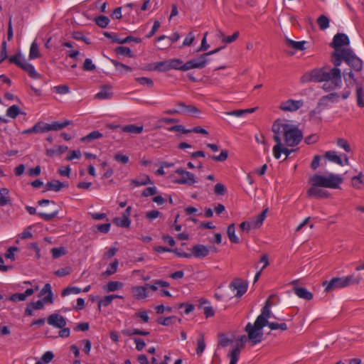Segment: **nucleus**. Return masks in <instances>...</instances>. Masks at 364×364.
<instances>
[{
	"label": "nucleus",
	"mask_w": 364,
	"mask_h": 364,
	"mask_svg": "<svg viewBox=\"0 0 364 364\" xmlns=\"http://www.w3.org/2000/svg\"><path fill=\"white\" fill-rule=\"evenodd\" d=\"M226 192V188L223 183H218L214 187V193L218 196H223Z\"/></svg>",
	"instance_id": "62"
},
{
	"label": "nucleus",
	"mask_w": 364,
	"mask_h": 364,
	"mask_svg": "<svg viewBox=\"0 0 364 364\" xmlns=\"http://www.w3.org/2000/svg\"><path fill=\"white\" fill-rule=\"evenodd\" d=\"M344 61L355 71H360L363 68L362 60L355 55L351 49H345L342 53H332L331 61L336 67H339Z\"/></svg>",
	"instance_id": "3"
},
{
	"label": "nucleus",
	"mask_w": 364,
	"mask_h": 364,
	"mask_svg": "<svg viewBox=\"0 0 364 364\" xmlns=\"http://www.w3.org/2000/svg\"><path fill=\"white\" fill-rule=\"evenodd\" d=\"M357 104L360 107H364V91L360 85L356 86Z\"/></svg>",
	"instance_id": "37"
},
{
	"label": "nucleus",
	"mask_w": 364,
	"mask_h": 364,
	"mask_svg": "<svg viewBox=\"0 0 364 364\" xmlns=\"http://www.w3.org/2000/svg\"><path fill=\"white\" fill-rule=\"evenodd\" d=\"M228 151L222 150L218 156H210V158L215 161H224L228 159Z\"/></svg>",
	"instance_id": "56"
},
{
	"label": "nucleus",
	"mask_w": 364,
	"mask_h": 364,
	"mask_svg": "<svg viewBox=\"0 0 364 364\" xmlns=\"http://www.w3.org/2000/svg\"><path fill=\"white\" fill-rule=\"evenodd\" d=\"M267 210H268L267 208L265 209L264 210H263L261 213H259L256 217V218L254 220H252V222H251L254 228H259L262 225V224L263 223V221L264 220V219L266 218V214H267Z\"/></svg>",
	"instance_id": "36"
},
{
	"label": "nucleus",
	"mask_w": 364,
	"mask_h": 364,
	"mask_svg": "<svg viewBox=\"0 0 364 364\" xmlns=\"http://www.w3.org/2000/svg\"><path fill=\"white\" fill-rule=\"evenodd\" d=\"M155 69L161 71L165 72L170 70L169 62L168 60L161 61L156 63L155 66Z\"/></svg>",
	"instance_id": "54"
},
{
	"label": "nucleus",
	"mask_w": 364,
	"mask_h": 364,
	"mask_svg": "<svg viewBox=\"0 0 364 364\" xmlns=\"http://www.w3.org/2000/svg\"><path fill=\"white\" fill-rule=\"evenodd\" d=\"M360 278L355 277L353 275H348L342 277H333L329 281L322 282L326 292L335 291L350 285L357 284L360 282Z\"/></svg>",
	"instance_id": "4"
},
{
	"label": "nucleus",
	"mask_w": 364,
	"mask_h": 364,
	"mask_svg": "<svg viewBox=\"0 0 364 364\" xmlns=\"http://www.w3.org/2000/svg\"><path fill=\"white\" fill-rule=\"evenodd\" d=\"M177 105L180 107L181 114L197 115L200 113V110L193 105H186L183 102H178Z\"/></svg>",
	"instance_id": "21"
},
{
	"label": "nucleus",
	"mask_w": 364,
	"mask_h": 364,
	"mask_svg": "<svg viewBox=\"0 0 364 364\" xmlns=\"http://www.w3.org/2000/svg\"><path fill=\"white\" fill-rule=\"evenodd\" d=\"M227 234L230 239V240L235 244H238L240 242V239L238 237L235 235V224L232 223L228 225V230H227Z\"/></svg>",
	"instance_id": "32"
},
{
	"label": "nucleus",
	"mask_w": 364,
	"mask_h": 364,
	"mask_svg": "<svg viewBox=\"0 0 364 364\" xmlns=\"http://www.w3.org/2000/svg\"><path fill=\"white\" fill-rule=\"evenodd\" d=\"M220 36L223 38L222 40L225 43H231L234 42L239 36V32L235 31L232 36L225 37L224 34L220 32Z\"/></svg>",
	"instance_id": "55"
},
{
	"label": "nucleus",
	"mask_w": 364,
	"mask_h": 364,
	"mask_svg": "<svg viewBox=\"0 0 364 364\" xmlns=\"http://www.w3.org/2000/svg\"><path fill=\"white\" fill-rule=\"evenodd\" d=\"M317 23L321 30H325L329 26V19L324 15L318 18Z\"/></svg>",
	"instance_id": "44"
},
{
	"label": "nucleus",
	"mask_w": 364,
	"mask_h": 364,
	"mask_svg": "<svg viewBox=\"0 0 364 364\" xmlns=\"http://www.w3.org/2000/svg\"><path fill=\"white\" fill-rule=\"evenodd\" d=\"M114 224L121 228H129L131 225V220L126 217H117L113 220Z\"/></svg>",
	"instance_id": "35"
},
{
	"label": "nucleus",
	"mask_w": 364,
	"mask_h": 364,
	"mask_svg": "<svg viewBox=\"0 0 364 364\" xmlns=\"http://www.w3.org/2000/svg\"><path fill=\"white\" fill-rule=\"evenodd\" d=\"M9 62L10 63H14L18 67L21 68L22 70L26 71L33 79L41 78V75L36 70L34 66L32 64L27 62L26 58L21 53L10 56L9 58Z\"/></svg>",
	"instance_id": "6"
},
{
	"label": "nucleus",
	"mask_w": 364,
	"mask_h": 364,
	"mask_svg": "<svg viewBox=\"0 0 364 364\" xmlns=\"http://www.w3.org/2000/svg\"><path fill=\"white\" fill-rule=\"evenodd\" d=\"M68 186V183L67 182L62 183L58 180H52L46 184V187L48 190L55 192L60 191L63 188H66Z\"/></svg>",
	"instance_id": "23"
},
{
	"label": "nucleus",
	"mask_w": 364,
	"mask_h": 364,
	"mask_svg": "<svg viewBox=\"0 0 364 364\" xmlns=\"http://www.w3.org/2000/svg\"><path fill=\"white\" fill-rule=\"evenodd\" d=\"M232 341L227 337L224 333H220L218 335V344L222 347H227L230 344Z\"/></svg>",
	"instance_id": "49"
},
{
	"label": "nucleus",
	"mask_w": 364,
	"mask_h": 364,
	"mask_svg": "<svg viewBox=\"0 0 364 364\" xmlns=\"http://www.w3.org/2000/svg\"><path fill=\"white\" fill-rule=\"evenodd\" d=\"M304 105V100H295L292 99L287 100L282 102L279 105V109L284 112H295L302 107Z\"/></svg>",
	"instance_id": "11"
},
{
	"label": "nucleus",
	"mask_w": 364,
	"mask_h": 364,
	"mask_svg": "<svg viewBox=\"0 0 364 364\" xmlns=\"http://www.w3.org/2000/svg\"><path fill=\"white\" fill-rule=\"evenodd\" d=\"M273 139L276 144L273 147V155L275 159H279L282 154H285V159L291 154V150H289L283 146L282 139L277 136H273Z\"/></svg>",
	"instance_id": "13"
},
{
	"label": "nucleus",
	"mask_w": 364,
	"mask_h": 364,
	"mask_svg": "<svg viewBox=\"0 0 364 364\" xmlns=\"http://www.w3.org/2000/svg\"><path fill=\"white\" fill-rule=\"evenodd\" d=\"M136 81L138 82L140 85H147L149 87H152L154 85V82L151 78L146 77H139L135 78Z\"/></svg>",
	"instance_id": "59"
},
{
	"label": "nucleus",
	"mask_w": 364,
	"mask_h": 364,
	"mask_svg": "<svg viewBox=\"0 0 364 364\" xmlns=\"http://www.w3.org/2000/svg\"><path fill=\"white\" fill-rule=\"evenodd\" d=\"M310 183L314 186L328 188H337L343 183V178L334 173L328 176L315 174L310 178Z\"/></svg>",
	"instance_id": "5"
},
{
	"label": "nucleus",
	"mask_w": 364,
	"mask_h": 364,
	"mask_svg": "<svg viewBox=\"0 0 364 364\" xmlns=\"http://www.w3.org/2000/svg\"><path fill=\"white\" fill-rule=\"evenodd\" d=\"M112 63L115 67L116 70L121 73L123 72H131L132 71V68L125 64H123L122 63H119L117 60H112Z\"/></svg>",
	"instance_id": "41"
},
{
	"label": "nucleus",
	"mask_w": 364,
	"mask_h": 364,
	"mask_svg": "<svg viewBox=\"0 0 364 364\" xmlns=\"http://www.w3.org/2000/svg\"><path fill=\"white\" fill-rule=\"evenodd\" d=\"M208 62V59L205 58L203 54L196 58L188 60L182 65V71H186L191 69H202L205 68Z\"/></svg>",
	"instance_id": "9"
},
{
	"label": "nucleus",
	"mask_w": 364,
	"mask_h": 364,
	"mask_svg": "<svg viewBox=\"0 0 364 364\" xmlns=\"http://www.w3.org/2000/svg\"><path fill=\"white\" fill-rule=\"evenodd\" d=\"M54 358V354L51 351H46L41 356V360L45 363H50Z\"/></svg>",
	"instance_id": "64"
},
{
	"label": "nucleus",
	"mask_w": 364,
	"mask_h": 364,
	"mask_svg": "<svg viewBox=\"0 0 364 364\" xmlns=\"http://www.w3.org/2000/svg\"><path fill=\"white\" fill-rule=\"evenodd\" d=\"M11 203L9 191L8 188H0V205L4 206Z\"/></svg>",
	"instance_id": "30"
},
{
	"label": "nucleus",
	"mask_w": 364,
	"mask_h": 364,
	"mask_svg": "<svg viewBox=\"0 0 364 364\" xmlns=\"http://www.w3.org/2000/svg\"><path fill=\"white\" fill-rule=\"evenodd\" d=\"M176 184H183L191 186L196 183V177L193 173L188 171L185 175H182L181 178H177L173 181Z\"/></svg>",
	"instance_id": "19"
},
{
	"label": "nucleus",
	"mask_w": 364,
	"mask_h": 364,
	"mask_svg": "<svg viewBox=\"0 0 364 364\" xmlns=\"http://www.w3.org/2000/svg\"><path fill=\"white\" fill-rule=\"evenodd\" d=\"M131 183L134 184V186L137 187V186L151 184L152 181H151V179L148 175L144 174V175L140 176L137 178L132 179L131 181Z\"/></svg>",
	"instance_id": "27"
},
{
	"label": "nucleus",
	"mask_w": 364,
	"mask_h": 364,
	"mask_svg": "<svg viewBox=\"0 0 364 364\" xmlns=\"http://www.w3.org/2000/svg\"><path fill=\"white\" fill-rule=\"evenodd\" d=\"M46 294V296L43 297V301L45 302H48V303H50V304H53V292H52V289H51V286L50 284H46L45 286L43 287V289H41V292H40V294H39V296H42L43 295H45Z\"/></svg>",
	"instance_id": "25"
},
{
	"label": "nucleus",
	"mask_w": 364,
	"mask_h": 364,
	"mask_svg": "<svg viewBox=\"0 0 364 364\" xmlns=\"http://www.w3.org/2000/svg\"><path fill=\"white\" fill-rule=\"evenodd\" d=\"M175 320H176V316H168V317H166V318L159 317L157 318L156 321L159 324H161L163 326H169Z\"/></svg>",
	"instance_id": "52"
},
{
	"label": "nucleus",
	"mask_w": 364,
	"mask_h": 364,
	"mask_svg": "<svg viewBox=\"0 0 364 364\" xmlns=\"http://www.w3.org/2000/svg\"><path fill=\"white\" fill-rule=\"evenodd\" d=\"M170 70L175 69L182 70L183 61L180 59H171L168 60Z\"/></svg>",
	"instance_id": "51"
},
{
	"label": "nucleus",
	"mask_w": 364,
	"mask_h": 364,
	"mask_svg": "<svg viewBox=\"0 0 364 364\" xmlns=\"http://www.w3.org/2000/svg\"><path fill=\"white\" fill-rule=\"evenodd\" d=\"M50 252L52 254V257L54 259L58 258L66 254V250L65 247H53L51 249Z\"/></svg>",
	"instance_id": "48"
},
{
	"label": "nucleus",
	"mask_w": 364,
	"mask_h": 364,
	"mask_svg": "<svg viewBox=\"0 0 364 364\" xmlns=\"http://www.w3.org/2000/svg\"><path fill=\"white\" fill-rule=\"evenodd\" d=\"M18 114L25 115L26 113L21 111L19 107L16 105H14L6 109V116L11 119H15Z\"/></svg>",
	"instance_id": "29"
},
{
	"label": "nucleus",
	"mask_w": 364,
	"mask_h": 364,
	"mask_svg": "<svg viewBox=\"0 0 364 364\" xmlns=\"http://www.w3.org/2000/svg\"><path fill=\"white\" fill-rule=\"evenodd\" d=\"M112 95L111 87L107 85H105L102 87L100 92L95 95V97L100 100L109 99L112 97Z\"/></svg>",
	"instance_id": "28"
},
{
	"label": "nucleus",
	"mask_w": 364,
	"mask_h": 364,
	"mask_svg": "<svg viewBox=\"0 0 364 364\" xmlns=\"http://www.w3.org/2000/svg\"><path fill=\"white\" fill-rule=\"evenodd\" d=\"M264 326V323L258 322L257 319L254 324L249 322L246 325L245 330L252 345H256L262 341L263 337L262 328Z\"/></svg>",
	"instance_id": "7"
},
{
	"label": "nucleus",
	"mask_w": 364,
	"mask_h": 364,
	"mask_svg": "<svg viewBox=\"0 0 364 364\" xmlns=\"http://www.w3.org/2000/svg\"><path fill=\"white\" fill-rule=\"evenodd\" d=\"M36 128V134L44 133L48 132V124L43 122H38L34 125Z\"/></svg>",
	"instance_id": "50"
},
{
	"label": "nucleus",
	"mask_w": 364,
	"mask_h": 364,
	"mask_svg": "<svg viewBox=\"0 0 364 364\" xmlns=\"http://www.w3.org/2000/svg\"><path fill=\"white\" fill-rule=\"evenodd\" d=\"M294 294L299 298L310 301L313 299V294L304 287H296L294 288Z\"/></svg>",
	"instance_id": "24"
},
{
	"label": "nucleus",
	"mask_w": 364,
	"mask_h": 364,
	"mask_svg": "<svg viewBox=\"0 0 364 364\" xmlns=\"http://www.w3.org/2000/svg\"><path fill=\"white\" fill-rule=\"evenodd\" d=\"M168 130L170 132H173V131L179 132L183 134L191 133V129H187L183 125H175V126L169 127L168 129Z\"/></svg>",
	"instance_id": "63"
},
{
	"label": "nucleus",
	"mask_w": 364,
	"mask_h": 364,
	"mask_svg": "<svg viewBox=\"0 0 364 364\" xmlns=\"http://www.w3.org/2000/svg\"><path fill=\"white\" fill-rule=\"evenodd\" d=\"M205 338L204 335L203 333H200L199 335V337L197 340V348H196V353L198 355H202L203 351L205 349Z\"/></svg>",
	"instance_id": "38"
},
{
	"label": "nucleus",
	"mask_w": 364,
	"mask_h": 364,
	"mask_svg": "<svg viewBox=\"0 0 364 364\" xmlns=\"http://www.w3.org/2000/svg\"><path fill=\"white\" fill-rule=\"evenodd\" d=\"M114 159L116 161L126 164L129 161V158L127 155H123L122 154L117 153L114 156Z\"/></svg>",
	"instance_id": "61"
},
{
	"label": "nucleus",
	"mask_w": 364,
	"mask_h": 364,
	"mask_svg": "<svg viewBox=\"0 0 364 364\" xmlns=\"http://www.w3.org/2000/svg\"><path fill=\"white\" fill-rule=\"evenodd\" d=\"M143 126H136L134 124H129L122 127V132L131 134H140L143 132Z\"/></svg>",
	"instance_id": "34"
},
{
	"label": "nucleus",
	"mask_w": 364,
	"mask_h": 364,
	"mask_svg": "<svg viewBox=\"0 0 364 364\" xmlns=\"http://www.w3.org/2000/svg\"><path fill=\"white\" fill-rule=\"evenodd\" d=\"M95 22L97 25L101 28H106L109 23V19L105 16H99L95 18Z\"/></svg>",
	"instance_id": "47"
},
{
	"label": "nucleus",
	"mask_w": 364,
	"mask_h": 364,
	"mask_svg": "<svg viewBox=\"0 0 364 364\" xmlns=\"http://www.w3.org/2000/svg\"><path fill=\"white\" fill-rule=\"evenodd\" d=\"M102 137V134H101L99 131H93L88 134L87 135L81 138L82 141H91L94 139H100Z\"/></svg>",
	"instance_id": "43"
},
{
	"label": "nucleus",
	"mask_w": 364,
	"mask_h": 364,
	"mask_svg": "<svg viewBox=\"0 0 364 364\" xmlns=\"http://www.w3.org/2000/svg\"><path fill=\"white\" fill-rule=\"evenodd\" d=\"M82 68L86 71H92L96 68L95 65L92 63L90 58H86L84 61Z\"/></svg>",
	"instance_id": "60"
},
{
	"label": "nucleus",
	"mask_w": 364,
	"mask_h": 364,
	"mask_svg": "<svg viewBox=\"0 0 364 364\" xmlns=\"http://www.w3.org/2000/svg\"><path fill=\"white\" fill-rule=\"evenodd\" d=\"M118 264L119 262L117 259H115L113 262L109 264L107 270L105 271V274L107 275H112L114 274L117 272Z\"/></svg>",
	"instance_id": "58"
},
{
	"label": "nucleus",
	"mask_w": 364,
	"mask_h": 364,
	"mask_svg": "<svg viewBox=\"0 0 364 364\" xmlns=\"http://www.w3.org/2000/svg\"><path fill=\"white\" fill-rule=\"evenodd\" d=\"M246 339L245 336H242L240 338V341H241V345L239 346V344H237L232 350L228 354V357L230 358V363L229 364H237L239 360V355L240 353V348L243 347V342Z\"/></svg>",
	"instance_id": "16"
},
{
	"label": "nucleus",
	"mask_w": 364,
	"mask_h": 364,
	"mask_svg": "<svg viewBox=\"0 0 364 364\" xmlns=\"http://www.w3.org/2000/svg\"><path fill=\"white\" fill-rule=\"evenodd\" d=\"M34 293V289L32 288L27 289L23 293H15L12 294L9 300L14 302H18L25 301L28 296Z\"/></svg>",
	"instance_id": "20"
},
{
	"label": "nucleus",
	"mask_w": 364,
	"mask_h": 364,
	"mask_svg": "<svg viewBox=\"0 0 364 364\" xmlns=\"http://www.w3.org/2000/svg\"><path fill=\"white\" fill-rule=\"evenodd\" d=\"M81 291L82 289L77 287H68L62 291L61 296L64 297L70 294H78Z\"/></svg>",
	"instance_id": "42"
},
{
	"label": "nucleus",
	"mask_w": 364,
	"mask_h": 364,
	"mask_svg": "<svg viewBox=\"0 0 364 364\" xmlns=\"http://www.w3.org/2000/svg\"><path fill=\"white\" fill-rule=\"evenodd\" d=\"M272 306V304L270 302V299L266 300L264 306L262 309L261 314L257 317V320L258 322H261L262 323H264V326H267L269 321H268V318H276L272 314L270 310V307Z\"/></svg>",
	"instance_id": "12"
},
{
	"label": "nucleus",
	"mask_w": 364,
	"mask_h": 364,
	"mask_svg": "<svg viewBox=\"0 0 364 364\" xmlns=\"http://www.w3.org/2000/svg\"><path fill=\"white\" fill-rule=\"evenodd\" d=\"M191 250L192 255L198 259L204 258L210 253V248L199 244L194 245Z\"/></svg>",
	"instance_id": "17"
},
{
	"label": "nucleus",
	"mask_w": 364,
	"mask_h": 364,
	"mask_svg": "<svg viewBox=\"0 0 364 364\" xmlns=\"http://www.w3.org/2000/svg\"><path fill=\"white\" fill-rule=\"evenodd\" d=\"M340 95L336 92H332L327 95L323 96L318 100V105L319 107H327L333 103L338 102Z\"/></svg>",
	"instance_id": "15"
},
{
	"label": "nucleus",
	"mask_w": 364,
	"mask_h": 364,
	"mask_svg": "<svg viewBox=\"0 0 364 364\" xmlns=\"http://www.w3.org/2000/svg\"><path fill=\"white\" fill-rule=\"evenodd\" d=\"M133 296L136 299H144L148 296L146 287L145 286H136L132 288Z\"/></svg>",
	"instance_id": "22"
},
{
	"label": "nucleus",
	"mask_w": 364,
	"mask_h": 364,
	"mask_svg": "<svg viewBox=\"0 0 364 364\" xmlns=\"http://www.w3.org/2000/svg\"><path fill=\"white\" fill-rule=\"evenodd\" d=\"M28 57L30 60H33L40 57L38 46L36 41H33L31 45Z\"/></svg>",
	"instance_id": "40"
},
{
	"label": "nucleus",
	"mask_w": 364,
	"mask_h": 364,
	"mask_svg": "<svg viewBox=\"0 0 364 364\" xmlns=\"http://www.w3.org/2000/svg\"><path fill=\"white\" fill-rule=\"evenodd\" d=\"M115 52L118 55L129 56L131 58L133 57L132 52L131 49L128 47L119 46V47L116 48Z\"/></svg>",
	"instance_id": "45"
},
{
	"label": "nucleus",
	"mask_w": 364,
	"mask_h": 364,
	"mask_svg": "<svg viewBox=\"0 0 364 364\" xmlns=\"http://www.w3.org/2000/svg\"><path fill=\"white\" fill-rule=\"evenodd\" d=\"M58 214V211L55 210L50 213H38V215L46 221H50L54 218H55Z\"/></svg>",
	"instance_id": "57"
},
{
	"label": "nucleus",
	"mask_w": 364,
	"mask_h": 364,
	"mask_svg": "<svg viewBox=\"0 0 364 364\" xmlns=\"http://www.w3.org/2000/svg\"><path fill=\"white\" fill-rule=\"evenodd\" d=\"M272 130L273 136H277L281 139L283 137L288 146L298 145L303 138L302 132L298 127L290 124L287 119H277L272 124Z\"/></svg>",
	"instance_id": "2"
},
{
	"label": "nucleus",
	"mask_w": 364,
	"mask_h": 364,
	"mask_svg": "<svg viewBox=\"0 0 364 364\" xmlns=\"http://www.w3.org/2000/svg\"><path fill=\"white\" fill-rule=\"evenodd\" d=\"M303 82H324L323 89L329 92L340 88L342 85V73L338 67H323L320 69L312 70L310 73L304 74L301 77Z\"/></svg>",
	"instance_id": "1"
},
{
	"label": "nucleus",
	"mask_w": 364,
	"mask_h": 364,
	"mask_svg": "<svg viewBox=\"0 0 364 364\" xmlns=\"http://www.w3.org/2000/svg\"><path fill=\"white\" fill-rule=\"evenodd\" d=\"M270 330L275 331V330H281V331H286L287 329V325L285 323H276V322H270L267 325Z\"/></svg>",
	"instance_id": "46"
},
{
	"label": "nucleus",
	"mask_w": 364,
	"mask_h": 364,
	"mask_svg": "<svg viewBox=\"0 0 364 364\" xmlns=\"http://www.w3.org/2000/svg\"><path fill=\"white\" fill-rule=\"evenodd\" d=\"M123 287V283L118 281H110L104 287L105 291L107 292L115 291Z\"/></svg>",
	"instance_id": "31"
},
{
	"label": "nucleus",
	"mask_w": 364,
	"mask_h": 364,
	"mask_svg": "<svg viewBox=\"0 0 364 364\" xmlns=\"http://www.w3.org/2000/svg\"><path fill=\"white\" fill-rule=\"evenodd\" d=\"M350 43V40L348 36L345 33H337L333 36V41L331 46L334 48L333 53H342L346 48H342V46H348Z\"/></svg>",
	"instance_id": "8"
},
{
	"label": "nucleus",
	"mask_w": 364,
	"mask_h": 364,
	"mask_svg": "<svg viewBox=\"0 0 364 364\" xmlns=\"http://www.w3.org/2000/svg\"><path fill=\"white\" fill-rule=\"evenodd\" d=\"M70 124L68 120H65L63 122H53L51 124H48V132L49 131H58L65 128Z\"/></svg>",
	"instance_id": "33"
},
{
	"label": "nucleus",
	"mask_w": 364,
	"mask_h": 364,
	"mask_svg": "<svg viewBox=\"0 0 364 364\" xmlns=\"http://www.w3.org/2000/svg\"><path fill=\"white\" fill-rule=\"evenodd\" d=\"M229 287L232 291H237L235 296L241 297L247 291L248 283L242 279L235 278L230 282Z\"/></svg>",
	"instance_id": "10"
},
{
	"label": "nucleus",
	"mask_w": 364,
	"mask_h": 364,
	"mask_svg": "<svg viewBox=\"0 0 364 364\" xmlns=\"http://www.w3.org/2000/svg\"><path fill=\"white\" fill-rule=\"evenodd\" d=\"M337 146L341 149H343L346 152H350L351 151L350 144L348 141L343 138H339L336 141Z\"/></svg>",
	"instance_id": "53"
},
{
	"label": "nucleus",
	"mask_w": 364,
	"mask_h": 364,
	"mask_svg": "<svg viewBox=\"0 0 364 364\" xmlns=\"http://www.w3.org/2000/svg\"><path fill=\"white\" fill-rule=\"evenodd\" d=\"M325 158L328 161L333 162L338 165L343 166V161L341 157L337 154L335 151H328L325 154Z\"/></svg>",
	"instance_id": "26"
},
{
	"label": "nucleus",
	"mask_w": 364,
	"mask_h": 364,
	"mask_svg": "<svg viewBox=\"0 0 364 364\" xmlns=\"http://www.w3.org/2000/svg\"><path fill=\"white\" fill-rule=\"evenodd\" d=\"M321 188V187L318 186L311 185V187L307 191L308 196L316 198H328L329 196V193Z\"/></svg>",
	"instance_id": "18"
},
{
	"label": "nucleus",
	"mask_w": 364,
	"mask_h": 364,
	"mask_svg": "<svg viewBox=\"0 0 364 364\" xmlns=\"http://www.w3.org/2000/svg\"><path fill=\"white\" fill-rule=\"evenodd\" d=\"M47 322L49 325L58 328H63L67 323L65 318L58 314L50 315L47 318Z\"/></svg>",
	"instance_id": "14"
},
{
	"label": "nucleus",
	"mask_w": 364,
	"mask_h": 364,
	"mask_svg": "<svg viewBox=\"0 0 364 364\" xmlns=\"http://www.w3.org/2000/svg\"><path fill=\"white\" fill-rule=\"evenodd\" d=\"M306 41H295L291 39L287 40V44L288 46L296 50H303L304 49V44Z\"/></svg>",
	"instance_id": "39"
}]
</instances>
